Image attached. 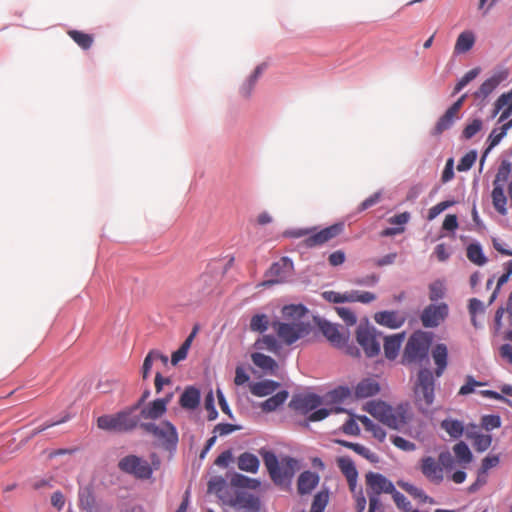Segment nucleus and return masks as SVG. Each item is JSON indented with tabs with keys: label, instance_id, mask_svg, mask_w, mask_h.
Returning a JSON list of instances; mask_svg holds the SVG:
<instances>
[{
	"label": "nucleus",
	"instance_id": "obj_1",
	"mask_svg": "<svg viewBox=\"0 0 512 512\" xmlns=\"http://www.w3.org/2000/svg\"><path fill=\"white\" fill-rule=\"evenodd\" d=\"M364 410L394 430L403 429L412 417L407 404H399L393 407L383 401H369L365 404Z\"/></svg>",
	"mask_w": 512,
	"mask_h": 512
},
{
	"label": "nucleus",
	"instance_id": "obj_2",
	"mask_svg": "<svg viewBox=\"0 0 512 512\" xmlns=\"http://www.w3.org/2000/svg\"><path fill=\"white\" fill-rule=\"evenodd\" d=\"M260 454L273 482L282 485L289 482L298 466V461L291 457H285L279 462L275 453L261 450Z\"/></svg>",
	"mask_w": 512,
	"mask_h": 512
},
{
	"label": "nucleus",
	"instance_id": "obj_3",
	"mask_svg": "<svg viewBox=\"0 0 512 512\" xmlns=\"http://www.w3.org/2000/svg\"><path fill=\"white\" fill-rule=\"evenodd\" d=\"M435 377V373L429 368H422L418 371L414 384V395L415 403L422 412H426L434 402Z\"/></svg>",
	"mask_w": 512,
	"mask_h": 512
},
{
	"label": "nucleus",
	"instance_id": "obj_4",
	"mask_svg": "<svg viewBox=\"0 0 512 512\" xmlns=\"http://www.w3.org/2000/svg\"><path fill=\"white\" fill-rule=\"evenodd\" d=\"M139 424V417L130 409L112 415H102L97 419L99 429L113 432H128Z\"/></svg>",
	"mask_w": 512,
	"mask_h": 512
},
{
	"label": "nucleus",
	"instance_id": "obj_5",
	"mask_svg": "<svg viewBox=\"0 0 512 512\" xmlns=\"http://www.w3.org/2000/svg\"><path fill=\"white\" fill-rule=\"evenodd\" d=\"M140 427L151 434L167 450L175 449L178 443V433L171 422L162 421L159 424L147 422L141 423Z\"/></svg>",
	"mask_w": 512,
	"mask_h": 512
},
{
	"label": "nucleus",
	"instance_id": "obj_6",
	"mask_svg": "<svg viewBox=\"0 0 512 512\" xmlns=\"http://www.w3.org/2000/svg\"><path fill=\"white\" fill-rule=\"evenodd\" d=\"M431 338L423 331L414 332L409 338L403 354V361L407 363L420 362L424 360L429 351Z\"/></svg>",
	"mask_w": 512,
	"mask_h": 512
},
{
	"label": "nucleus",
	"instance_id": "obj_7",
	"mask_svg": "<svg viewBox=\"0 0 512 512\" xmlns=\"http://www.w3.org/2000/svg\"><path fill=\"white\" fill-rule=\"evenodd\" d=\"M272 328L275 330L278 338L286 345H292L299 339L307 336L310 332V324L302 321L285 323L274 321Z\"/></svg>",
	"mask_w": 512,
	"mask_h": 512
},
{
	"label": "nucleus",
	"instance_id": "obj_8",
	"mask_svg": "<svg viewBox=\"0 0 512 512\" xmlns=\"http://www.w3.org/2000/svg\"><path fill=\"white\" fill-rule=\"evenodd\" d=\"M118 468L123 473L136 479L146 480L152 476L153 469L149 462L136 455H127L118 462Z\"/></svg>",
	"mask_w": 512,
	"mask_h": 512
},
{
	"label": "nucleus",
	"instance_id": "obj_9",
	"mask_svg": "<svg viewBox=\"0 0 512 512\" xmlns=\"http://www.w3.org/2000/svg\"><path fill=\"white\" fill-rule=\"evenodd\" d=\"M356 339L368 357H374L380 352L381 334L368 324H360L356 331Z\"/></svg>",
	"mask_w": 512,
	"mask_h": 512
},
{
	"label": "nucleus",
	"instance_id": "obj_10",
	"mask_svg": "<svg viewBox=\"0 0 512 512\" xmlns=\"http://www.w3.org/2000/svg\"><path fill=\"white\" fill-rule=\"evenodd\" d=\"M294 265L288 257H282L273 263L266 273L268 278L263 285H271L285 282L292 274Z\"/></svg>",
	"mask_w": 512,
	"mask_h": 512
},
{
	"label": "nucleus",
	"instance_id": "obj_11",
	"mask_svg": "<svg viewBox=\"0 0 512 512\" xmlns=\"http://www.w3.org/2000/svg\"><path fill=\"white\" fill-rule=\"evenodd\" d=\"M318 326L327 340L335 347H344L349 340V331L337 324L320 320Z\"/></svg>",
	"mask_w": 512,
	"mask_h": 512
},
{
	"label": "nucleus",
	"instance_id": "obj_12",
	"mask_svg": "<svg viewBox=\"0 0 512 512\" xmlns=\"http://www.w3.org/2000/svg\"><path fill=\"white\" fill-rule=\"evenodd\" d=\"M448 315V306L445 303L430 304L422 312L420 319L426 328L437 327Z\"/></svg>",
	"mask_w": 512,
	"mask_h": 512
},
{
	"label": "nucleus",
	"instance_id": "obj_13",
	"mask_svg": "<svg viewBox=\"0 0 512 512\" xmlns=\"http://www.w3.org/2000/svg\"><path fill=\"white\" fill-rule=\"evenodd\" d=\"M366 484L368 495H376L379 497L381 493L394 492V484L388 478L380 473L369 472L366 474Z\"/></svg>",
	"mask_w": 512,
	"mask_h": 512
},
{
	"label": "nucleus",
	"instance_id": "obj_14",
	"mask_svg": "<svg viewBox=\"0 0 512 512\" xmlns=\"http://www.w3.org/2000/svg\"><path fill=\"white\" fill-rule=\"evenodd\" d=\"M420 471L433 484L439 485L444 480L443 467L439 464L438 460L431 456L421 459Z\"/></svg>",
	"mask_w": 512,
	"mask_h": 512
},
{
	"label": "nucleus",
	"instance_id": "obj_15",
	"mask_svg": "<svg viewBox=\"0 0 512 512\" xmlns=\"http://www.w3.org/2000/svg\"><path fill=\"white\" fill-rule=\"evenodd\" d=\"M343 231V224H334L316 233L311 234L304 240L306 247L321 246L331 239L337 237Z\"/></svg>",
	"mask_w": 512,
	"mask_h": 512
},
{
	"label": "nucleus",
	"instance_id": "obj_16",
	"mask_svg": "<svg viewBox=\"0 0 512 512\" xmlns=\"http://www.w3.org/2000/svg\"><path fill=\"white\" fill-rule=\"evenodd\" d=\"M509 76V71L507 69H502L495 72L490 78L485 80L479 87V89L474 93L475 98H487L500 83L505 81Z\"/></svg>",
	"mask_w": 512,
	"mask_h": 512
},
{
	"label": "nucleus",
	"instance_id": "obj_17",
	"mask_svg": "<svg viewBox=\"0 0 512 512\" xmlns=\"http://www.w3.org/2000/svg\"><path fill=\"white\" fill-rule=\"evenodd\" d=\"M321 403L322 400L320 396L313 393H309L294 396L290 402V407L306 414L316 409L319 405H321Z\"/></svg>",
	"mask_w": 512,
	"mask_h": 512
},
{
	"label": "nucleus",
	"instance_id": "obj_18",
	"mask_svg": "<svg viewBox=\"0 0 512 512\" xmlns=\"http://www.w3.org/2000/svg\"><path fill=\"white\" fill-rule=\"evenodd\" d=\"M431 356L434 361V364L436 365L435 368V376L441 377L447 366H448V348L443 343H438L435 346L432 347L431 350Z\"/></svg>",
	"mask_w": 512,
	"mask_h": 512
},
{
	"label": "nucleus",
	"instance_id": "obj_19",
	"mask_svg": "<svg viewBox=\"0 0 512 512\" xmlns=\"http://www.w3.org/2000/svg\"><path fill=\"white\" fill-rule=\"evenodd\" d=\"M501 112L498 123H502L512 115V89L501 94L494 103L493 116Z\"/></svg>",
	"mask_w": 512,
	"mask_h": 512
},
{
	"label": "nucleus",
	"instance_id": "obj_20",
	"mask_svg": "<svg viewBox=\"0 0 512 512\" xmlns=\"http://www.w3.org/2000/svg\"><path fill=\"white\" fill-rule=\"evenodd\" d=\"M375 321L391 329L401 327L405 322V317L397 311H382L375 314Z\"/></svg>",
	"mask_w": 512,
	"mask_h": 512
},
{
	"label": "nucleus",
	"instance_id": "obj_21",
	"mask_svg": "<svg viewBox=\"0 0 512 512\" xmlns=\"http://www.w3.org/2000/svg\"><path fill=\"white\" fill-rule=\"evenodd\" d=\"M379 391V383L375 379L366 378L356 385L354 395L357 399H364L376 395Z\"/></svg>",
	"mask_w": 512,
	"mask_h": 512
},
{
	"label": "nucleus",
	"instance_id": "obj_22",
	"mask_svg": "<svg viewBox=\"0 0 512 512\" xmlns=\"http://www.w3.org/2000/svg\"><path fill=\"white\" fill-rule=\"evenodd\" d=\"M166 411L165 402L155 399L141 409L140 416L146 420H157L161 418Z\"/></svg>",
	"mask_w": 512,
	"mask_h": 512
},
{
	"label": "nucleus",
	"instance_id": "obj_23",
	"mask_svg": "<svg viewBox=\"0 0 512 512\" xmlns=\"http://www.w3.org/2000/svg\"><path fill=\"white\" fill-rule=\"evenodd\" d=\"M319 482V476L311 471H304L299 475L297 490L301 495L310 493Z\"/></svg>",
	"mask_w": 512,
	"mask_h": 512
},
{
	"label": "nucleus",
	"instance_id": "obj_24",
	"mask_svg": "<svg viewBox=\"0 0 512 512\" xmlns=\"http://www.w3.org/2000/svg\"><path fill=\"white\" fill-rule=\"evenodd\" d=\"M200 392L197 388L190 386L187 387L182 393L179 404L182 408L187 410H194L199 406Z\"/></svg>",
	"mask_w": 512,
	"mask_h": 512
},
{
	"label": "nucleus",
	"instance_id": "obj_25",
	"mask_svg": "<svg viewBox=\"0 0 512 512\" xmlns=\"http://www.w3.org/2000/svg\"><path fill=\"white\" fill-rule=\"evenodd\" d=\"M475 40V34L472 31L466 30L461 32L454 46V54H464L470 51L475 44Z\"/></svg>",
	"mask_w": 512,
	"mask_h": 512
},
{
	"label": "nucleus",
	"instance_id": "obj_26",
	"mask_svg": "<svg viewBox=\"0 0 512 512\" xmlns=\"http://www.w3.org/2000/svg\"><path fill=\"white\" fill-rule=\"evenodd\" d=\"M403 340V333L384 338V353L388 359L393 360L397 357Z\"/></svg>",
	"mask_w": 512,
	"mask_h": 512
},
{
	"label": "nucleus",
	"instance_id": "obj_27",
	"mask_svg": "<svg viewBox=\"0 0 512 512\" xmlns=\"http://www.w3.org/2000/svg\"><path fill=\"white\" fill-rule=\"evenodd\" d=\"M440 427L453 439L460 438L463 435L465 428L462 421L453 418H446L442 420Z\"/></svg>",
	"mask_w": 512,
	"mask_h": 512
},
{
	"label": "nucleus",
	"instance_id": "obj_28",
	"mask_svg": "<svg viewBox=\"0 0 512 512\" xmlns=\"http://www.w3.org/2000/svg\"><path fill=\"white\" fill-rule=\"evenodd\" d=\"M280 384L273 380H263L259 382H255L250 386V391L253 395L257 397H264L272 394Z\"/></svg>",
	"mask_w": 512,
	"mask_h": 512
},
{
	"label": "nucleus",
	"instance_id": "obj_29",
	"mask_svg": "<svg viewBox=\"0 0 512 512\" xmlns=\"http://www.w3.org/2000/svg\"><path fill=\"white\" fill-rule=\"evenodd\" d=\"M512 127V123L506 122L499 129H493L488 137L489 145L481 158V165H483L486 154L505 137L507 131Z\"/></svg>",
	"mask_w": 512,
	"mask_h": 512
},
{
	"label": "nucleus",
	"instance_id": "obj_30",
	"mask_svg": "<svg viewBox=\"0 0 512 512\" xmlns=\"http://www.w3.org/2000/svg\"><path fill=\"white\" fill-rule=\"evenodd\" d=\"M259 465V459L252 453L244 452L238 457V468L242 471L256 473Z\"/></svg>",
	"mask_w": 512,
	"mask_h": 512
},
{
	"label": "nucleus",
	"instance_id": "obj_31",
	"mask_svg": "<svg viewBox=\"0 0 512 512\" xmlns=\"http://www.w3.org/2000/svg\"><path fill=\"white\" fill-rule=\"evenodd\" d=\"M337 466L347 478L349 485L352 486L358 475L353 461L346 456L339 457L337 459Z\"/></svg>",
	"mask_w": 512,
	"mask_h": 512
},
{
	"label": "nucleus",
	"instance_id": "obj_32",
	"mask_svg": "<svg viewBox=\"0 0 512 512\" xmlns=\"http://www.w3.org/2000/svg\"><path fill=\"white\" fill-rule=\"evenodd\" d=\"M252 362L262 369L264 372L274 373L278 368L277 362L270 356L262 353H253L251 355Z\"/></svg>",
	"mask_w": 512,
	"mask_h": 512
},
{
	"label": "nucleus",
	"instance_id": "obj_33",
	"mask_svg": "<svg viewBox=\"0 0 512 512\" xmlns=\"http://www.w3.org/2000/svg\"><path fill=\"white\" fill-rule=\"evenodd\" d=\"M287 398L288 392L283 390L262 402L260 407L264 412H272L281 406L287 400Z\"/></svg>",
	"mask_w": 512,
	"mask_h": 512
},
{
	"label": "nucleus",
	"instance_id": "obj_34",
	"mask_svg": "<svg viewBox=\"0 0 512 512\" xmlns=\"http://www.w3.org/2000/svg\"><path fill=\"white\" fill-rule=\"evenodd\" d=\"M467 437L473 441L476 451L484 452L490 448L492 444V436L489 434H480L477 432H468Z\"/></svg>",
	"mask_w": 512,
	"mask_h": 512
},
{
	"label": "nucleus",
	"instance_id": "obj_35",
	"mask_svg": "<svg viewBox=\"0 0 512 512\" xmlns=\"http://www.w3.org/2000/svg\"><path fill=\"white\" fill-rule=\"evenodd\" d=\"M197 329L194 328L191 334L185 339L182 345L178 350L172 353L171 363L172 365H177L180 361L184 360L187 357L188 351L191 347L193 338L195 337Z\"/></svg>",
	"mask_w": 512,
	"mask_h": 512
},
{
	"label": "nucleus",
	"instance_id": "obj_36",
	"mask_svg": "<svg viewBox=\"0 0 512 512\" xmlns=\"http://www.w3.org/2000/svg\"><path fill=\"white\" fill-rule=\"evenodd\" d=\"M376 299V295L368 291L351 290L344 292L345 302H360L367 304L373 302Z\"/></svg>",
	"mask_w": 512,
	"mask_h": 512
},
{
	"label": "nucleus",
	"instance_id": "obj_37",
	"mask_svg": "<svg viewBox=\"0 0 512 512\" xmlns=\"http://www.w3.org/2000/svg\"><path fill=\"white\" fill-rule=\"evenodd\" d=\"M357 419L362 423L367 431H370L373 434V437H375L378 441L383 442L385 440L386 432L381 426L375 424L365 415H359L357 416Z\"/></svg>",
	"mask_w": 512,
	"mask_h": 512
},
{
	"label": "nucleus",
	"instance_id": "obj_38",
	"mask_svg": "<svg viewBox=\"0 0 512 512\" xmlns=\"http://www.w3.org/2000/svg\"><path fill=\"white\" fill-rule=\"evenodd\" d=\"M80 506L88 512H96L97 504L95 497L89 487H84L79 491Z\"/></svg>",
	"mask_w": 512,
	"mask_h": 512
},
{
	"label": "nucleus",
	"instance_id": "obj_39",
	"mask_svg": "<svg viewBox=\"0 0 512 512\" xmlns=\"http://www.w3.org/2000/svg\"><path fill=\"white\" fill-rule=\"evenodd\" d=\"M453 452L457 462L461 465H467L473 459V455L468 445L463 441H460L453 446Z\"/></svg>",
	"mask_w": 512,
	"mask_h": 512
},
{
	"label": "nucleus",
	"instance_id": "obj_40",
	"mask_svg": "<svg viewBox=\"0 0 512 512\" xmlns=\"http://www.w3.org/2000/svg\"><path fill=\"white\" fill-rule=\"evenodd\" d=\"M492 202L494 208L497 210L498 213L501 215H506L507 209H506V203L507 198L504 194V190L500 185H496L493 188L492 191Z\"/></svg>",
	"mask_w": 512,
	"mask_h": 512
},
{
	"label": "nucleus",
	"instance_id": "obj_41",
	"mask_svg": "<svg viewBox=\"0 0 512 512\" xmlns=\"http://www.w3.org/2000/svg\"><path fill=\"white\" fill-rule=\"evenodd\" d=\"M67 34L79 47L84 50L89 49L94 42V38L91 34L84 33L79 30H69Z\"/></svg>",
	"mask_w": 512,
	"mask_h": 512
},
{
	"label": "nucleus",
	"instance_id": "obj_42",
	"mask_svg": "<svg viewBox=\"0 0 512 512\" xmlns=\"http://www.w3.org/2000/svg\"><path fill=\"white\" fill-rule=\"evenodd\" d=\"M458 118V116H455L454 114L450 113L449 111H446L444 115H442L439 120L437 121L434 129H433V135H440L444 131L448 130L452 127L454 121Z\"/></svg>",
	"mask_w": 512,
	"mask_h": 512
},
{
	"label": "nucleus",
	"instance_id": "obj_43",
	"mask_svg": "<svg viewBox=\"0 0 512 512\" xmlns=\"http://www.w3.org/2000/svg\"><path fill=\"white\" fill-rule=\"evenodd\" d=\"M467 258L476 265H484L486 258L483 255L482 248L479 244H470L467 247Z\"/></svg>",
	"mask_w": 512,
	"mask_h": 512
},
{
	"label": "nucleus",
	"instance_id": "obj_44",
	"mask_svg": "<svg viewBox=\"0 0 512 512\" xmlns=\"http://www.w3.org/2000/svg\"><path fill=\"white\" fill-rule=\"evenodd\" d=\"M269 327V317L266 314H256L250 320V329L254 332H265Z\"/></svg>",
	"mask_w": 512,
	"mask_h": 512
},
{
	"label": "nucleus",
	"instance_id": "obj_45",
	"mask_svg": "<svg viewBox=\"0 0 512 512\" xmlns=\"http://www.w3.org/2000/svg\"><path fill=\"white\" fill-rule=\"evenodd\" d=\"M257 349H266L268 351L276 353L280 348L276 338L272 335H264L262 338L255 342Z\"/></svg>",
	"mask_w": 512,
	"mask_h": 512
},
{
	"label": "nucleus",
	"instance_id": "obj_46",
	"mask_svg": "<svg viewBox=\"0 0 512 512\" xmlns=\"http://www.w3.org/2000/svg\"><path fill=\"white\" fill-rule=\"evenodd\" d=\"M480 73L479 68L469 70L455 85L453 95L459 93L468 83L474 80Z\"/></svg>",
	"mask_w": 512,
	"mask_h": 512
},
{
	"label": "nucleus",
	"instance_id": "obj_47",
	"mask_svg": "<svg viewBox=\"0 0 512 512\" xmlns=\"http://www.w3.org/2000/svg\"><path fill=\"white\" fill-rule=\"evenodd\" d=\"M328 498L327 492H318L313 498L310 512H323L328 503Z\"/></svg>",
	"mask_w": 512,
	"mask_h": 512
},
{
	"label": "nucleus",
	"instance_id": "obj_48",
	"mask_svg": "<svg viewBox=\"0 0 512 512\" xmlns=\"http://www.w3.org/2000/svg\"><path fill=\"white\" fill-rule=\"evenodd\" d=\"M500 462L498 455H488L486 456L481 463V468L479 470L478 482L480 481V476L485 475L491 468L496 467Z\"/></svg>",
	"mask_w": 512,
	"mask_h": 512
},
{
	"label": "nucleus",
	"instance_id": "obj_49",
	"mask_svg": "<svg viewBox=\"0 0 512 512\" xmlns=\"http://www.w3.org/2000/svg\"><path fill=\"white\" fill-rule=\"evenodd\" d=\"M398 484L400 487H402L407 493H409L414 498H418V499L422 500L423 502H426L429 499V497L425 494V492L422 489H420L412 484H409L406 482H399Z\"/></svg>",
	"mask_w": 512,
	"mask_h": 512
},
{
	"label": "nucleus",
	"instance_id": "obj_50",
	"mask_svg": "<svg viewBox=\"0 0 512 512\" xmlns=\"http://www.w3.org/2000/svg\"><path fill=\"white\" fill-rule=\"evenodd\" d=\"M483 127V122L480 119H474L469 123L462 131V137L465 139H471L474 137Z\"/></svg>",
	"mask_w": 512,
	"mask_h": 512
},
{
	"label": "nucleus",
	"instance_id": "obj_51",
	"mask_svg": "<svg viewBox=\"0 0 512 512\" xmlns=\"http://www.w3.org/2000/svg\"><path fill=\"white\" fill-rule=\"evenodd\" d=\"M335 310L339 317L346 323L347 326H353L356 324V315L350 308L336 307Z\"/></svg>",
	"mask_w": 512,
	"mask_h": 512
},
{
	"label": "nucleus",
	"instance_id": "obj_52",
	"mask_svg": "<svg viewBox=\"0 0 512 512\" xmlns=\"http://www.w3.org/2000/svg\"><path fill=\"white\" fill-rule=\"evenodd\" d=\"M501 426V419L498 415H485L481 418V427L486 431L497 429Z\"/></svg>",
	"mask_w": 512,
	"mask_h": 512
},
{
	"label": "nucleus",
	"instance_id": "obj_53",
	"mask_svg": "<svg viewBox=\"0 0 512 512\" xmlns=\"http://www.w3.org/2000/svg\"><path fill=\"white\" fill-rule=\"evenodd\" d=\"M476 158H477V153L475 151H470V152L466 153L459 161L457 169L459 171L469 170L475 163Z\"/></svg>",
	"mask_w": 512,
	"mask_h": 512
},
{
	"label": "nucleus",
	"instance_id": "obj_54",
	"mask_svg": "<svg viewBox=\"0 0 512 512\" xmlns=\"http://www.w3.org/2000/svg\"><path fill=\"white\" fill-rule=\"evenodd\" d=\"M444 285L440 281H435L429 285V299L437 301L444 296Z\"/></svg>",
	"mask_w": 512,
	"mask_h": 512
},
{
	"label": "nucleus",
	"instance_id": "obj_55",
	"mask_svg": "<svg viewBox=\"0 0 512 512\" xmlns=\"http://www.w3.org/2000/svg\"><path fill=\"white\" fill-rule=\"evenodd\" d=\"M306 308L303 305H288L283 307L282 313L285 317L301 318L304 316Z\"/></svg>",
	"mask_w": 512,
	"mask_h": 512
},
{
	"label": "nucleus",
	"instance_id": "obj_56",
	"mask_svg": "<svg viewBox=\"0 0 512 512\" xmlns=\"http://www.w3.org/2000/svg\"><path fill=\"white\" fill-rule=\"evenodd\" d=\"M390 494H391L396 506L399 509L404 510V511L410 510V508H411L410 501L402 493L397 491L396 488H394V492H391Z\"/></svg>",
	"mask_w": 512,
	"mask_h": 512
},
{
	"label": "nucleus",
	"instance_id": "obj_57",
	"mask_svg": "<svg viewBox=\"0 0 512 512\" xmlns=\"http://www.w3.org/2000/svg\"><path fill=\"white\" fill-rule=\"evenodd\" d=\"M438 462L444 470H451L455 466V459L449 451H443L438 456Z\"/></svg>",
	"mask_w": 512,
	"mask_h": 512
},
{
	"label": "nucleus",
	"instance_id": "obj_58",
	"mask_svg": "<svg viewBox=\"0 0 512 512\" xmlns=\"http://www.w3.org/2000/svg\"><path fill=\"white\" fill-rule=\"evenodd\" d=\"M351 395V390L348 387H338L330 392L329 396L333 402H342L344 399Z\"/></svg>",
	"mask_w": 512,
	"mask_h": 512
},
{
	"label": "nucleus",
	"instance_id": "obj_59",
	"mask_svg": "<svg viewBox=\"0 0 512 512\" xmlns=\"http://www.w3.org/2000/svg\"><path fill=\"white\" fill-rule=\"evenodd\" d=\"M342 411H343L342 408H336L334 410L333 409L328 410V409H325V408L318 409V410L312 412L309 415L308 420L311 421V422L320 421V420L325 419L331 412L339 413V412H342Z\"/></svg>",
	"mask_w": 512,
	"mask_h": 512
},
{
	"label": "nucleus",
	"instance_id": "obj_60",
	"mask_svg": "<svg viewBox=\"0 0 512 512\" xmlns=\"http://www.w3.org/2000/svg\"><path fill=\"white\" fill-rule=\"evenodd\" d=\"M392 443L399 449L403 451H414L416 449V445L413 442H410L403 437L393 436L391 438Z\"/></svg>",
	"mask_w": 512,
	"mask_h": 512
},
{
	"label": "nucleus",
	"instance_id": "obj_61",
	"mask_svg": "<svg viewBox=\"0 0 512 512\" xmlns=\"http://www.w3.org/2000/svg\"><path fill=\"white\" fill-rule=\"evenodd\" d=\"M353 451L372 463L378 461V456L361 444L356 443L355 446L353 447Z\"/></svg>",
	"mask_w": 512,
	"mask_h": 512
},
{
	"label": "nucleus",
	"instance_id": "obj_62",
	"mask_svg": "<svg viewBox=\"0 0 512 512\" xmlns=\"http://www.w3.org/2000/svg\"><path fill=\"white\" fill-rule=\"evenodd\" d=\"M155 355L156 354V350H151L147 356L145 357L144 359V362H143V366H142V377L143 379H147L149 374H150V371H151V368H152V363L153 361L155 360Z\"/></svg>",
	"mask_w": 512,
	"mask_h": 512
},
{
	"label": "nucleus",
	"instance_id": "obj_63",
	"mask_svg": "<svg viewBox=\"0 0 512 512\" xmlns=\"http://www.w3.org/2000/svg\"><path fill=\"white\" fill-rule=\"evenodd\" d=\"M410 213L402 212L400 214L394 215L388 219V222L393 225H397V227H404V225L409 221Z\"/></svg>",
	"mask_w": 512,
	"mask_h": 512
},
{
	"label": "nucleus",
	"instance_id": "obj_64",
	"mask_svg": "<svg viewBox=\"0 0 512 512\" xmlns=\"http://www.w3.org/2000/svg\"><path fill=\"white\" fill-rule=\"evenodd\" d=\"M369 497V509L368 512H384V507L380 498L376 495H368Z\"/></svg>",
	"mask_w": 512,
	"mask_h": 512
}]
</instances>
